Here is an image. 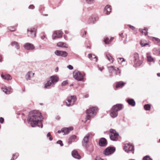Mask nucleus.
Masks as SVG:
<instances>
[{
	"label": "nucleus",
	"instance_id": "nucleus-1",
	"mask_svg": "<svg viewBox=\"0 0 160 160\" xmlns=\"http://www.w3.org/2000/svg\"><path fill=\"white\" fill-rule=\"evenodd\" d=\"M42 117L41 113L38 111H33L30 112L27 120L32 127L37 126L42 128Z\"/></svg>",
	"mask_w": 160,
	"mask_h": 160
},
{
	"label": "nucleus",
	"instance_id": "nucleus-2",
	"mask_svg": "<svg viewBox=\"0 0 160 160\" xmlns=\"http://www.w3.org/2000/svg\"><path fill=\"white\" fill-rule=\"evenodd\" d=\"M123 108V105L121 104H117L113 106L110 110V116L113 118L116 117L118 115V112Z\"/></svg>",
	"mask_w": 160,
	"mask_h": 160
},
{
	"label": "nucleus",
	"instance_id": "nucleus-3",
	"mask_svg": "<svg viewBox=\"0 0 160 160\" xmlns=\"http://www.w3.org/2000/svg\"><path fill=\"white\" fill-rule=\"evenodd\" d=\"M59 80L58 77L56 75L51 76L50 78V79L45 84L44 87L46 88L49 89L52 87H54L55 85Z\"/></svg>",
	"mask_w": 160,
	"mask_h": 160
},
{
	"label": "nucleus",
	"instance_id": "nucleus-4",
	"mask_svg": "<svg viewBox=\"0 0 160 160\" xmlns=\"http://www.w3.org/2000/svg\"><path fill=\"white\" fill-rule=\"evenodd\" d=\"M97 110V108L96 107H93L87 109L86 111L87 115L85 121L89 120L91 117H94L96 115Z\"/></svg>",
	"mask_w": 160,
	"mask_h": 160
},
{
	"label": "nucleus",
	"instance_id": "nucleus-5",
	"mask_svg": "<svg viewBox=\"0 0 160 160\" xmlns=\"http://www.w3.org/2000/svg\"><path fill=\"white\" fill-rule=\"evenodd\" d=\"M108 69L109 73V77L111 78L113 75L112 74V72H113L115 75H118L120 76L121 75V71L118 68L115 67L114 66H111L108 68Z\"/></svg>",
	"mask_w": 160,
	"mask_h": 160
},
{
	"label": "nucleus",
	"instance_id": "nucleus-6",
	"mask_svg": "<svg viewBox=\"0 0 160 160\" xmlns=\"http://www.w3.org/2000/svg\"><path fill=\"white\" fill-rule=\"evenodd\" d=\"M73 78L76 80L80 81H82L85 76V74L81 73L79 71H75L73 72Z\"/></svg>",
	"mask_w": 160,
	"mask_h": 160
},
{
	"label": "nucleus",
	"instance_id": "nucleus-7",
	"mask_svg": "<svg viewBox=\"0 0 160 160\" xmlns=\"http://www.w3.org/2000/svg\"><path fill=\"white\" fill-rule=\"evenodd\" d=\"M109 135L111 140L114 141H118V139L119 133L112 129L110 130Z\"/></svg>",
	"mask_w": 160,
	"mask_h": 160
},
{
	"label": "nucleus",
	"instance_id": "nucleus-8",
	"mask_svg": "<svg viewBox=\"0 0 160 160\" xmlns=\"http://www.w3.org/2000/svg\"><path fill=\"white\" fill-rule=\"evenodd\" d=\"M77 97L75 96H71L68 98L67 102H66V105L68 107H71L73 105L76 101Z\"/></svg>",
	"mask_w": 160,
	"mask_h": 160
},
{
	"label": "nucleus",
	"instance_id": "nucleus-9",
	"mask_svg": "<svg viewBox=\"0 0 160 160\" xmlns=\"http://www.w3.org/2000/svg\"><path fill=\"white\" fill-rule=\"evenodd\" d=\"M37 29L35 28H31L27 29V35L28 37L34 38L36 37Z\"/></svg>",
	"mask_w": 160,
	"mask_h": 160
},
{
	"label": "nucleus",
	"instance_id": "nucleus-10",
	"mask_svg": "<svg viewBox=\"0 0 160 160\" xmlns=\"http://www.w3.org/2000/svg\"><path fill=\"white\" fill-rule=\"evenodd\" d=\"M133 62L136 66H140L142 63V62L139 59V54L135 52L133 55Z\"/></svg>",
	"mask_w": 160,
	"mask_h": 160
},
{
	"label": "nucleus",
	"instance_id": "nucleus-11",
	"mask_svg": "<svg viewBox=\"0 0 160 160\" xmlns=\"http://www.w3.org/2000/svg\"><path fill=\"white\" fill-rule=\"evenodd\" d=\"M123 149L127 152L129 153L130 151H133L132 153H134V146L130 143H127L125 144Z\"/></svg>",
	"mask_w": 160,
	"mask_h": 160
},
{
	"label": "nucleus",
	"instance_id": "nucleus-12",
	"mask_svg": "<svg viewBox=\"0 0 160 160\" xmlns=\"http://www.w3.org/2000/svg\"><path fill=\"white\" fill-rule=\"evenodd\" d=\"M116 149L114 147H108L104 151L103 154L106 156H108L113 153L115 151Z\"/></svg>",
	"mask_w": 160,
	"mask_h": 160
},
{
	"label": "nucleus",
	"instance_id": "nucleus-13",
	"mask_svg": "<svg viewBox=\"0 0 160 160\" xmlns=\"http://www.w3.org/2000/svg\"><path fill=\"white\" fill-rule=\"evenodd\" d=\"M73 127H70L68 128H62L61 130H58V133H63V135L67 134H68L70 131L73 129Z\"/></svg>",
	"mask_w": 160,
	"mask_h": 160
},
{
	"label": "nucleus",
	"instance_id": "nucleus-14",
	"mask_svg": "<svg viewBox=\"0 0 160 160\" xmlns=\"http://www.w3.org/2000/svg\"><path fill=\"white\" fill-rule=\"evenodd\" d=\"M90 134L88 133L83 138L82 141V145L83 147H86L89 142Z\"/></svg>",
	"mask_w": 160,
	"mask_h": 160
},
{
	"label": "nucleus",
	"instance_id": "nucleus-15",
	"mask_svg": "<svg viewBox=\"0 0 160 160\" xmlns=\"http://www.w3.org/2000/svg\"><path fill=\"white\" fill-rule=\"evenodd\" d=\"M62 32L61 31H54L52 35V39H55L56 38H61L62 37Z\"/></svg>",
	"mask_w": 160,
	"mask_h": 160
},
{
	"label": "nucleus",
	"instance_id": "nucleus-16",
	"mask_svg": "<svg viewBox=\"0 0 160 160\" xmlns=\"http://www.w3.org/2000/svg\"><path fill=\"white\" fill-rule=\"evenodd\" d=\"M54 53L57 56L63 57H66L68 55V53L66 51L58 50H56L55 52Z\"/></svg>",
	"mask_w": 160,
	"mask_h": 160
},
{
	"label": "nucleus",
	"instance_id": "nucleus-17",
	"mask_svg": "<svg viewBox=\"0 0 160 160\" xmlns=\"http://www.w3.org/2000/svg\"><path fill=\"white\" fill-rule=\"evenodd\" d=\"M85 148L87 153L88 154H90L94 151V146L92 145H87L86 147H83Z\"/></svg>",
	"mask_w": 160,
	"mask_h": 160
},
{
	"label": "nucleus",
	"instance_id": "nucleus-18",
	"mask_svg": "<svg viewBox=\"0 0 160 160\" xmlns=\"http://www.w3.org/2000/svg\"><path fill=\"white\" fill-rule=\"evenodd\" d=\"M108 144L107 140L104 138H102L99 139L98 144L101 147L106 146Z\"/></svg>",
	"mask_w": 160,
	"mask_h": 160
},
{
	"label": "nucleus",
	"instance_id": "nucleus-19",
	"mask_svg": "<svg viewBox=\"0 0 160 160\" xmlns=\"http://www.w3.org/2000/svg\"><path fill=\"white\" fill-rule=\"evenodd\" d=\"M2 90L7 94H9L12 92V89L10 87H7L6 86L1 88Z\"/></svg>",
	"mask_w": 160,
	"mask_h": 160
},
{
	"label": "nucleus",
	"instance_id": "nucleus-20",
	"mask_svg": "<svg viewBox=\"0 0 160 160\" xmlns=\"http://www.w3.org/2000/svg\"><path fill=\"white\" fill-rule=\"evenodd\" d=\"M23 47L27 50H33L35 48V47L33 44L28 42L25 44Z\"/></svg>",
	"mask_w": 160,
	"mask_h": 160
},
{
	"label": "nucleus",
	"instance_id": "nucleus-21",
	"mask_svg": "<svg viewBox=\"0 0 160 160\" xmlns=\"http://www.w3.org/2000/svg\"><path fill=\"white\" fill-rule=\"evenodd\" d=\"M98 20V17L96 15H93L90 18L88 22L89 23H94Z\"/></svg>",
	"mask_w": 160,
	"mask_h": 160
},
{
	"label": "nucleus",
	"instance_id": "nucleus-22",
	"mask_svg": "<svg viewBox=\"0 0 160 160\" xmlns=\"http://www.w3.org/2000/svg\"><path fill=\"white\" fill-rule=\"evenodd\" d=\"M111 11V6L108 5H107L104 9V13L106 15L109 14Z\"/></svg>",
	"mask_w": 160,
	"mask_h": 160
},
{
	"label": "nucleus",
	"instance_id": "nucleus-23",
	"mask_svg": "<svg viewBox=\"0 0 160 160\" xmlns=\"http://www.w3.org/2000/svg\"><path fill=\"white\" fill-rule=\"evenodd\" d=\"M34 73L32 71L28 72L25 76V78L27 80H30L34 77Z\"/></svg>",
	"mask_w": 160,
	"mask_h": 160
},
{
	"label": "nucleus",
	"instance_id": "nucleus-24",
	"mask_svg": "<svg viewBox=\"0 0 160 160\" xmlns=\"http://www.w3.org/2000/svg\"><path fill=\"white\" fill-rule=\"evenodd\" d=\"M72 156L74 158L80 159L81 158V156L78 154L77 151L75 150L73 151L72 152Z\"/></svg>",
	"mask_w": 160,
	"mask_h": 160
},
{
	"label": "nucleus",
	"instance_id": "nucleus-25",
	"mask_svg": "<svg viewBox=\"0 0 160 160\" xmlns=\"http://www.w3.org/2000/svg\"><path fill=\"white\" fill-rule=\"evenodd\" d=\"M1 77L4 79L7 80H10L12 79L11 76L9 74H5V75L2 74L1 75Z\"/></svg>",
	"mask_w": 160,
	"mask_h": 160
},
{
	"label": "nucleus",
	"instance_id": "nucleus-26",
	"mask_svg": "<svg viewBox=\"0 0 160 160\" xmlns=\"http://www.w3.org/2000/svg\"><path fill=\"white\" fill-rule=\"evenodd\" d=\"M126 101L129 105L132 107H134L135 105V102L133 99L128 98L126 100Z\"/></svg>",
	"mask_w": 160,
	"mask_h": 160
},
{
	"label": "nucleus",
	"instance_id": "nucleus-27",
	"mask_svg": "<svg viewBox=\"0 0 160 160\" xmlns=\"http://www.w3.org/2000/svg\"><path fill=\"white\" fill-rule=\"evenodd\" d=\"M104 55L107 59L110 62H112L113 61V58L110 55V54L108 52H105Z\"/></svg>",
	"mask_w": 160,
	"mask_h": 160
},
{
	"label": "nucleus",
	"instance_id": "nucleus-28",
	"mask_svg": "<svg viewBox=\"0 0 160 160\" xmlns=\"http://www.w3.org/2000/svg\"><path fill=\"white\" fill-rule=\"evenodd\" d=\"M151 39L155 44H158L159 46H160V39L156 37H151Z\"/></svg>",
	"mask_w": 160,
	"mask_h": 160
},
{
	"label": "nucleus",
	"instance_id": "nucleus-29",
	"mask_svg": "<svg viewBox=\"0 0 160 160\" xmlns=\"http://www.w3.org/2000/svg\"><path fill=\"white\" fill-rule=\"evenodd\" d=\"M152 51L154 54L160 56V48H154Z\"/></svg>",
	"mask_w": 160,
	"mask_h": 160
},
{
	"label": "nucleus",
	"instance_id": "nucleus-30",
	"mask_svg": "<svg viewBox=\"0 0 160 160\" xmlns=\"http://www.w3.org/2000/svg\"><path fill=\"white\" fill-rule=\"evenodd\" d=\"M77 138V136L73 135L71 136L68 139V142L69 144H71L72 142L75 141V140Z\"/></svg>",
	"mask_w": 160,
	"mask_h": 160
},
{
	"label": "nucleus",
	"instance_id": "nucleus-31",
	"mask_svg": "<svg viewBox=\"0 0 160 160\" xmlns=\"http://www.w3.org/2000/svg\"><path fill=\"white\" fill-rule=\"evenodd\" d=\"M125 84V82H124L122 81L118 82L116 83V88H122Z\"/></svg>",
	"mask_w": 160,
	"mask_h": 160
},
{
	"label": "nucleus",
	"instance_id": "nucleus-32",
	"mask_svg": "<svg viewBox=\"0 0 160 160\" xmlns=\"http://www.w3.org/2000/svg\"><path fill=\"white\" fill-rule=\"evenodd\" d=\"M88 58L91 60H93L94 59H95V61L97 62L98 60V59L96 56L92 54H89L88 55Z\"/></svg>",
	"mask_w": 160,
	"mask_h": 160
},
{
	"label": "nucleus",
	"instance_id": "nucleus-33",
	"mask_svg": "<svg viewBox=\"0 0 160 160\" xmlns=\"http://www.w3.org/2000/svg\"><path fill=\"white\" fill-rule=\"evenodd\" d=\"M57 46L58 47L67 48L68 47L67 44L62 42H59L57 43Z\"/></svg>",
	"mask_w": 160,
	"mask_h": 160
},
{
	"label": "nucleus",
	"instance_id": "nucleus-34",
	"mask_svg": "<svg viewBox=\"0 0 160 160\" xmlns=\"http://www.w3.org/2000/svg\"><path fill=\"white\" fill-rule=\"evenodd\" d=\"M147 28H144V29H139V31L141 32L143 34H144L145 36L147 35L148 32L147 31Z\"/></svg>",
	"mask_w": 160,
	"mask_h": 160
},
{
	"label": "nucleus",
	"instance_id": "nucleus-35",
	"mask_svg": "<svg viewBox=\"0 0 160 160\" xmlns=\"http://www.w3.org/2000/svg\"><path fill=\"white\" fill-rule=\"evenodd\" d=\"M11 45L12 46H15V48L17 49H18L19 48V45L18 42H16L13 41L12 42Z\"/></svg>",
	"mask_w": 160,
	"mask_h": 160
},
{
	"label": "nucleus",
	"instance_id": "nucleus-36",
	"mask_svg": "<svg viewBox=\"0 0 160 160\" xmlns=\"http://www.w3.org/2000/svg\"><path fill=\"white\" fill-rule=\"evenodd\" d=\"M19 156L18 153L17 152L12 155V157L11 160H15Z\"/></svg>",
	"mask_w": 160,
	"mask_h": 160
},
{
	"label": "nucleus",
	"instance_id": "nucleus-37",
	"mask_svg": "<svg viewBox=\"0 0 160 160\" xmlns=\"http://www.w3.org/2000/svg\"><path fill=\"white\" fill-rule=\"evenodd\" d=\"M144 108L146 110H150V104H147L144 105Z\"/></svg>",
	"mask_w": 160,
	"mask_h": 160
},
{
	"label": "nucleus",
	"instance_id": "nucleus-38",
	"mask_svg": "<svg viewBox=\"0 0 160 160\" xmlns=\"http://www.w3.org/2000/svg\"><path fill=\"white\" fill-rule=\"evenodd\" d=\"M146 57L148 61L149 62L148 64L150 63V53L149 52H148L147 53Z\"/></svg>",
	"mask_w": 160,
	"mask_h": 160
},
{
	"label": "nucleus",
	"instance_id": "nucleus-39",
	"mask_svg": "<svg viewBox=\"0 0 160 160\" xmlns=\"http://www.w3.org/2000/svg\"><path fill=\"white\" fill-rule=\"evenodd\" d=\"M109 40L108 38H105L104 39V42L106 44H109L110 43Z\"/></svg>",
	"mask_w": 160,
	"mask_h": 160
},
{
	"label": "nucleus",
	"instance_id": "nucleus-40",
	"mask_svg": "<svg viewBox=\"0 0 160 160\" xmlns=\"http://www.w3.org/2000/svg\"><path fill=\"white\" fill-rule=\"evenodd\" d=\"M47 137H49V140L50 141H52L53 139V138L52 137V136L51 135V134L50 132H49L48 133L47 135Z\"/></svg>",
	"mask_w": 160,
	"mask_h": 160
},
{
	"label": "nucleus",
	"instance_id": "nucleus-41",
	"mask_svg": "<svg viewBox=\"0 0 160 160\" xmlns=\"http://www.w3.org/2000/svg\"><path fill=\"white\" fill-rule=\"evenodd\" d=\"M8 28L9 30L11 31H14L16 30V28L15 27H10Z\"/></svg>",
	"mask_w": 160,
	"mask_h": 160
},
{
	"label": "nucleus",
	"instance_id": "nucleus-42",
	"mask_svg": "<svg viewBox=\"0 0 160 160\" xmlns=\"http://www.w3.org/2000/svg\"><path fill=\"white\" fill-rule=\"evenodd\" d=\"M118 62L119 63H121L125 61V59L122 58H118Z\"/></svg>",
	"mask_w": 160,
	"mask_h": 160
},
{
	"label": "nucleus",
	"instance_id": "nucleus-43",
	"mask_svg": "<svg viewBox=\"0 0 160 160\" xmlns=\"http://www.w3.org/2000/svg\"><path fill=\"white\" fill-rule=\"evenodd\" d=\"M140 44L142 47H144L146 45H149V43H143L142 41H141L140 42Z\"/></svg>",
	"mask_w": 160,
	"mask_h": 160
},
{
	"label": "nucleus",
	"instance_id": "nucleus-44",
	"mask_svg": "<svg viewBox=\"0 0 160 160\" xmlns=\"http://www.w3.org/2000/svg\"><path fill=\"white\" fill-rule=\"evenodd\" d=\"M86 2L88 4H92L94 3V0H85Z\"/></svg>",
	"mask_w": 160,
	"mask_h": 160
},
{
	"label": "nucleus",
	"instance_id": "nucleus-45",
	"mask_svg": "<svg viewBox=\"0 0 160 160\" xmlns=\"http://www.w3.org/2000/svg\"><path fill=\"white\" fill-rule=\"evenodd\" d=\"M56 143L60 144V146L61 147H62L63 146V143L62 142L61 140H59L58 141L56 142Z\"/></svg>",
	"mask_w": 160,
	"mask_h": 160
},
{
	"label": "nucleus",
	"instance_id": "nucleus-46",
	"mask_svg": "<svg viewBox=\"0 0 160 160\" xmlns=\"http://www.w3.org/2000/svg\"><path fill=\"white\" fill-rule=\"evenodd\" d=\"M143 160H150V157L148 155L146 156L143 157Z\"/></svg>",
	"mask_w": 160,
	"mask_h": 160
},
{
	"label": "nucleus",
	"instance_id": "nucleus-47",
	"mask_svg": "<svg viewBox=\"0 0 160 160\" xmlns=\"http://www.w3.org/2000/svg\"><path fill=\"white\" fill-rule=\"evenodd\" d=\"M68 84V80H65L63 81L61 83V85L62 86H64Z\"/></svg>",
	"mask_w": 160,
	"mask_h": 160
},
{
	"label": "nucleus",
	"instance_id": "nucleus-48",
	"mask_svg": "<svg viewBox=\"0 0 160 160\" xmlns=\"http://www.w3.org/2000/svg\"><path fill=\"white\" fill-rule=\"evenodd\" d=\"M86 32L85 31H82L81 35L83 38H85V36L86 34Z\"/></svg>",
	"mask_w": 160,
	"mask_h": 160
},
{
	"label": "nucleus",
	"instance_id": "nucleus-49",
	"mask_svg": "<svg viewBox=\"0 0 160 160\" xmlns=\"http://www.w3.org/2000/svg\"><path fill=\"white\" fill-rule=\"evenodd\" d=\"M4 121V119L2 117H0V123H1L2 124L3 123Z\"/></svg>",
	"mask_w": 160,
	"mask_h": 160
},
{
	"label": "nucleus",
	"instance_id": "nucleus-50",
	"mask_svg": "<svg viewBox=\"0 0 160 160\" xmlns=\"http://www.w3.org/2000/svg\"><path fill=\"white\" fill-rule=\"evenodd\" d=\"M67 68L70 70H72L73 69V67L72 66L70 65H69L68 66Z\"/></svg>",
	"mask_w": 160,
	"mask_h": 160
},
{
	"label": "nucleus",
	"instance_id": "nucleus-51",
	"mask_svg": "<svg viewBox=\"0 0 160 160\" xmlns=\"http://www.w3.org/2000/svg\"><path fill=\"white\" fill-rule=\"evenodd\" d=\"M34 8H35L34 6L32 4V5H30L29 6L28 8L30 9H34Z\"/></svg>",
	"mask_w": 160,
	"mask_h": 160
},
{
	"label": "nucleus",
	"instance_id": "nucleus-52",
	"mask_svg": "<svg viewBox=\"0 0 160 160\" xmlns=\"http://www.w3.org/2000/svg\"><path fill=\"white\" fill-rule=\"evenodd\" d=\"M128 26L131 29H132L133 30H134V29H135V28L134 26H132V25H128Z\"/></svg>",
	"mask_w": 160,
	"mask_h": 160
},
{
	"label": "nucleus",
	"instance_id": "nucleus-53",
	"mask_svg": "<svg viewBox=\"0 0 160 160\" xmlns=\"http://www.w3.org/2000/svg\"><path fill=\"white\" fill-rule=\"evenodd\" d=\"M155 60L151 56V62H153V63L155 62Z\"/></svg>",
	"mask_w": 160,
	"mask_h": 160
},
{
	"label": "nucleus",
	"instance_id": "nucleus-54",
	"mask_svg": "<svg viewBox=\"0 0 160 160\" xmlns=\"http://www.w3.org/2000/svg\"><path fill=\"white\" fill-rule=\"evenodd\" d=\"M119 35L120 37H121V38H124V36L123 35V33H121V34H119Z\"/></svg>",
	"mask_w": 160,
	"mask_h": 160
},
{
	"label": "nucleus",
	"instance_id": "nucleus-55",
	"mask_svg": "<svg viewBox=\"0 0 160 160\" xmlns=\"http://www.w3.org/2000/svg\"><path fill=\"white\" fill-rule=\"evenodd\" d=\"M98 67L99 70H100V71H101L103 69V67H100L98 66Z\"/></svg>",
	"mask_w": 160,
	"mask_h": 160
},
{
	"label": "nucleus",
	"instance_id": "nucleus-56",
	"mask_svg": "<svg viewBox=\"0 0 160 160\" xmlns=\"http://www.w3.org/2000/svg\"><path fill=\"white\" fill-rule=\"evenodd\" d=\"M58 67H57L55 69V71L56 72H57L58 71Z\"/></svg>",
	"mask_w": 160,
	"mask_h": 160
},
{
	"label": "nucleus",
	"instance_id": "nucleus-57",
	"mask_svg": "<svg viewBox=\"0 0 160 160\" xmlns=\"http://www.w3.org/2000/svg\"><path fill=\"white\" fill-rule=\"evenodd\" d=\"M64 38L66 40H68V38L67 37V36H66V35H64Z\"/></svg>",
	"mask_w": 160,
	"mask_h": 160
},
{
	"label": "nucleus",
	"instance_id": "nucleus-58",
	"mask_svg": "<svg viewBox=\"0 0 160 160\" xmlns=\"http://www.w3.org/2000/svg\"><path fill=\"white\" fill-rule=\"evenodd\" d=\"M2 56L0 54V62H2Z\"/></svg>",
	"mask_w": 160,
	"mask_h": 160
},
{
	"label": "nucleus",
	"instance_id": "nucleus-59",
	"mask_svg": "<svg viewBox=\"0 0 160 160\" xmlns=\"http://www.w3.org/2000/svg\"><path fill=\"white\" fill-rule=\"evenodd\" d=\"M113 38H111V39L109 40V41L110 43L113 40Z\"/></svg>",
	"mask_w": 160,
	"mask_h": 160
},
{
	"label": "nucleus",
	"instance_id": "nucleus-60",
	"mask_svg": "<svg viewBox=\"0 0 160 160\" xmlns=\"http://www.w3.org/2000/svg\"><path fill=\"white\" fill-rule=\"evenodd\" d=\"M60 118V117L59 116H57L56 117V119L57 120H59Z\"/></svg>",
	"mask_w": 160,
	"mask_h": 160
},
{
	"label": "nucleus",
	"instance_id": "nucleus-61",
	"mask_svg": "<svg viewBox=\"0 0 160 160\" xmlns=\"http://www.w3.org/2000/svg\"><path fill=\"white\" fill-rule=\"evenodd\" d=\"M45 36H42L41 37V38L42 39H43L45 38Z\"/></svg>",
	"mask_w": 160,
	"mask_h": 160
},
{
	"label": "nucleus",
	"instance_id": "nucleus-62",
	"mask_svg": "<svg viewBox=\"0 0 160 160\" xmlns=\"http://www.w3.org/2000/svg\"><path fill=\"white\" fill-rule=\"evenodd\" d=\"M157 75L158 76V77H160V73L159 72V73H158L157 74Z\"/></svg>",
	"mask_w": 160,
	"mask_h": 160
},
{
	"label": "nucleus",
	"instance_id": "nucleus-63",
	"mask_svg": "<svg viewBox=\"0 0 160 160\" xmlns=\"http://www.w3.org/2000/svg\"><path fill=\"white\" fill-rule=\"evenodd\" d=\"M65 32L66 34H68L69 33V32L66 30L65 31Z\"/></svg>",
	"mask_w": 160,
	"mask_h": 160
},
{
	"label": "nucleus",
	"instance_id": "nucleus-64",
	"mask_svg": "<svg viewBox=\"0 0 160 160\" xmlns=\"http://www.w3.org/2000/svg\"><path fill=\"white\" fill-rule=\"evenodd\" d=\"M94 160H103V159H95Z\"/></svg>",
	"mask_w": 160,
	"mask_h": 160
}]
</instances>
